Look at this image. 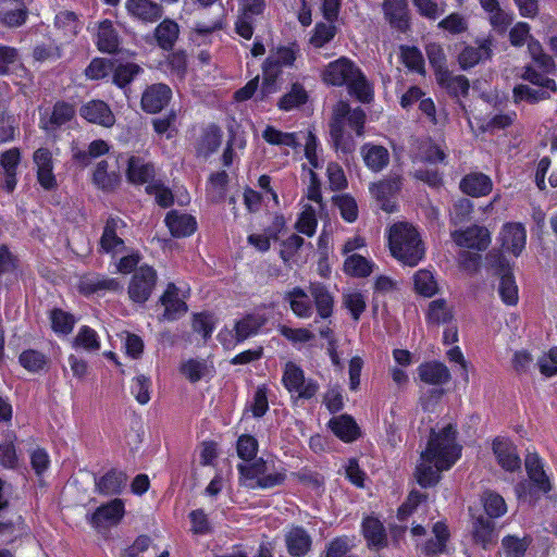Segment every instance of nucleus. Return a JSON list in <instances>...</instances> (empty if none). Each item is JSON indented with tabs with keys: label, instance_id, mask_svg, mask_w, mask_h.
<instances>
[{
	"label": "nucleus",
	"instance_id": "38",
	"mask_svg": "<svg viewBox=\"0 0 557 557\" xmlns=\"http://www.w3.org/2000/svg\"><path fill=\"white\" fill-rule=\"evenodd\" d=\"M286 299L289 302V307L295 315L300 319L310 318L312 314L311 298L301 288H293L287 293Z\"/></svg>",
	"mask_w": 557,
	"mask_h": 557
},
{
	"label": "nucleus",
	"instance_id": "58",
	"mask_svg": "<svg viewBox=\"0 0 557 557\" xmlns=\"http://www.w3.org/2000/svg\"><path fill=\"white\" fill-rule=\"evenodd\" d=\"M73 347L82 348L86 351H97L100 349V338L91 327L82 326L74 338Z\"/></svg>",
	"mask_w": 557,
	"mask_h": 557
},
{
	"label": "nucleus",
	"instance_id": "25",
	"mask_svg": "<svg viewBox=\"0 0 557 557\" xmlns=\"http://www.w3.org/2000/svg\"><path fill=\"white\" fill-rule=\"evenodd\" d=\"M127 181L135 185L148 183L154 176V168L151 163L145 161L143 157L131 156L126 169Z\"/></svg>",
	"mask_w": 557,
	"mask_h": 557
},
{
	"label": "nucleus",
	"instance_id": "24",
	"mask_svg": "<svg viewBox=\"0 0 557 557\" xmlns=\"http://www.w3.org/2000/svg\"><path fill=\"white\" fill-rule=\"evenodd\" d=\"M79 113L86 121L104 127H111L115 122L109 106L100 100L87 102L81 108Z\"/></svg>",
	"mask_w": 557,
	"mask_h": 557
},
{
	"label": "nucleus",
	"instance_id": "57",
	"mask_svg": "<svg viewBox=\"0 0 557 557\" xmlns=\"http://www.w3.org/2000/svg\"><path fill=\"white\" fill-rule=\"evenodd\" d=\"M482 9L488 14L490 23L496 27L504 29L509 23V15L499 7L498 0H479Z\"/></svg>",
	"mask_w": 557,
	"mask_h": 557
},
{
	"label": "nucleus",
	"instance_id": "36",
	"mask_svg": "<svg viewBox=\"0 0 557 557\" xmlns=\"http://www.w3.org/2000/svg\"><path fill=\"white\" fill-rule=\"evenodd\" d=\"M284 219L282 216H277L275 219L274 225L267 228L262 234H250L247 238L248 244L251 245L255 249L260 252H265L271 247V239H276L277 234L284 227Z\"/></svg>",
	"mask_w": 557,
	"mask_h": 557
},
{
	"label": "nucleus",
	"instance_id": "14",
	"mask_svg": "<svg viewBox=\"0 0 557 557\" xmlns=\"http://www.w3.org/2000/svg\"><path fill=\"white\" fill-rule=\"evenodd\" d=\"M126 224L120 218H109L106 222L103 233L100 239L101 250L113 257L126 251L122 236Z\"/></svg>",
	"mask_w": 557,
	"mask_h": 557
},
{
	"label": "nucleus",
	"instance_id": "54",
	"mask_svg": "<svg viewBox=\"0 0 557 557\" xmlns=\"http://www.w3.org/2000/svg\"><path fill=\"white\" fill-rule=\"evenodd\" d=\"M247 145L246 137L243 134L233 132L223 151L222 161L225 166L233 164L239 158Z\"/></svg>",
	"mask_w": 557,
	"mask_h": 557
},
{
	"label": "nucleus",
	"instance_id": "23",
	"mask_svg": "<svg viewBox=\"0 0 557 557\" xmlns=\"http://www.w3.org/2000/svg\"><path fill=\"white\" fill-rule=\"evenodd\" d=\"M34 163L37 169V178L40 186L45 189H52L57 185L53 174L52 154L46 148H39L34 152Z\"/></svg>",
	"mask_w": 557,
	"mask_h": 557
},
{
	"label": "nucleus",
	"instance_id": "43",
	"mask_svg": "<svg viewBox=\"0 0 557 557\" xmlns=\"http://www.w3.org/2000/svg\"><path fill=\"white\" fill-rule=\"evenodd\" d=\"M262 138L270 145L296 148L299 145V134L282 132L268 125L262 132Z\"/></svg>",
	"mask_w": 557,
	"mask_h": 557
},
{
	"label": "nucleus",
	"instance_id": "46",
	"mask_svg": "<svg viewBox=\"0 0 557 557\" xmlns=\"http://www.w3.org/2000/svg\"><path fill=\"white\" fill-rule=\"evenodd\" d=\"M222 143V132L219 127L211 125L202 133L197 151L203 157H208L215 152Z\"/></svg>",
	"mask_w": 557,
	"mask_h": 557
},
{
	"label": "nucleus",
	"instance_id": "59",
	"mask_svg": "<svg viewBox=\"0 0 557 557\" xmlns=\"http://www.w3.org/2000/svg\"><path fill=\"white\" fill-rule=\"evenodd\" d=\"M109 150L110 146L107 141L102 139H97L89 144L87 151L74 150L73 158L83 165H87L90 159L99 158L108 153Z\"/></svg>",
	"mask_w": 557,
	"mask_h": 557
},
{
	"label": "nucleus",
	"instance_id": "5",
	"mask_svg": "<svg viewBox=\"0 0 557 557\" xmlns=\"http://www.w3.org/2000/svg\"><path fill=\"white\" fill-rule=\"evenodd\" d=\"M238 470L250 488H270L280 485L286 478L283 463L274 459H259L252 465H239Z\"/></svg>",
	"mask_w": 557,
	"mask_h": 557
},
{
	"label": "nucleus",
	"instance_id": "7",
	"mask_svg": "<svg viewBox=\"0 0 557 557\" xmlns=\"http://www.w3.org/2000/svg\"><path fill=\"white\" fill-rule=\"evenodd\" d=\"M268 317L262 311H256L237 320L233 329L222 330L218 338L226 349H233L238 343L255 336L267 323Z\"/></svg>",
	"mask_w": 557,
	"mask_h": 557
},
{
	"label": "nucleus",
	"instance_id": "61",
	"mask_svg": "<svg viewBox=\"0 0 557 557\" xmlns=\"http://www.w3.org/2000/svg\"><path fill=\"white\" fill-rule=\"evenodd\" d=\"M530 540L528 537H518L515 535H507L502 540V548L505 557H523Z\"/></svg>",
	"mask_w": 557,
	"mask_h": 557
},
{
	"label": "nucleus",
	"instance_id": "56",
	"mask_svg": "<svg viewBox=\"0 0 557 557\" xmlns=\"http://www.w3.org/2000/svg\"><path fill=\"white\" fill-rule=\"evenodd\" d=\"M426 54L430 63L435 70L437 81H445L448 75V70L445 66V53L444 49L438 44H430L426 46Z\"/></svg>",
	"mask_w": 557,
	"mask_h": 557
},
{
	"label": "nucleus",
	"instance_id": "11",
	"mask_svg": "<svg viewBox=\"0 0 557 557\" xmlns=\"http://www.w3.org/2000/svg\"><path fill=\"white\" fill-rule=\"evenodd\" d=\"M156 270L147 264L137 268L128 283V297L133 302L145 304L157 284Z\"/></svg>",
	"mask_w": 557,
	"mask_h": 557
},
{
	"label": "nucleus",
	"instance_id": "62",
	"mask_svg": "<svg viewBox=\"0 0 557 557\" xmlns=\"http://www.w3.org/2000/svg\"><path fill=\"white\" fill-rule=\"evenodd\" d=\"M336 35V27L333 22L318 23L310 37V45L314 48H322Z\"/></svg>",
	"mask_w": 557,
	"mask_h": 557
},
{
	"label": "nucleus",
	"instance_id": "52",
	"mask_svg": "<svg viewBox=\"0 0 557 557\" xmlns=\"http://www.w3.org/2000/svg\"><path fill=\"white\" fill-rule=\"evenodd\" d=\"M178 25L171 20H164L156 28V38L159 46L165 50L173 47L178 37Z\"/></svg>",
	"mask_w": 557,
	"mask_h": 557
},
{
	"label": "nucleus",
	"instance_id": "20",
	"mask_svg": "<svg viewBox=\"0 0 557 557\" xmlns=\"http://www.w3.org/2000/svg\"><path fill=\"white\" fill-rule=\"evenodd\" d=\"M172 90L165 84H153L143 92L141 108L148 113L160 112L171 100Z\"/></svg>",
	"mask_w": 557,
	"mask_h": 557
},
{
	"label": "nucleus",
	"instance_id": "64",
	"mask_svg": "<svg viewBox=\"0 0 557 557\" xmlns=\"http://www.w3.org/2000/svg\"><path fill=\"white\" fill-rule=\"evenodd\" d=\"M437 26L449 34L458 35L468 29V20L462 14L454 12L440 21Z\"/></svg>",
	"mask_w": 557,
	"mask_h": 557
},
{
	"label": "nucleus",
	"instance_id": "12",
	"mask_svg": "<svg viewBox=\"0 0 557 557\" xmlns=\"http://www.w3.org/2000/svg\"><path fill=\"white\" fill-rule=\"evenodd\" d=\"M282 382L285 388L298 398L309 399L318 391V385L310 379H305L304 371L294 362H287L284 368Z\"/></svg>",
	"mask_w": 557,
	"mask_h": 557
},
{
	"label": "nucleus",
	"instance_id": "4",
	"mask_svg": "<svg viewBox=\"0 0 557 557\" xmlns=\"http://www.w3.org/2000/svg\"><path fill=\"white\" fill-rule=\"evenodd\" d=\"M366 114L360 108L350 110L347 103L339 102L334 111V119L331 123V137L337 150L344 153L350 152L355 148V143L350 135H346L345 125L348 124L358 136L363 133Z\"/></svg>",
	"mask_w": 557,
	"mask_h": 557
},
{
	"label": "nucleus",
	"instance_id": "48",
	"mask_svg": "<svg viewBox=\"0 0 557 557\" xmlns=\"http://www.w3.org/2000/svg\"><path fill=\"white\" fill-rule=\"evenodd\" d=\"M322 210L313 206H304L296 223L297 231L306 236H313L318 225V214Z\"/></svg>",
	"mask_w": 557,
	"mask_h": 557
},
{
	"label": "nucleus",
	"instance_id": "28",
	"mask_svg": "<svg viewBox=\"0 0 557 557\" xmlns=\"http://www.w3.org/2000/svg\"><path fill=\"white\" fill-rule=\"evenodd\" d=\"M461 190L472 197H482L491 193L492 180L483 173H470L460 182Z\"/></svg>",
	"mask_w": 557,
	"mask_h": 557
},
{
	"label": "nucleus",
	"instance_id": "45",
	"mask_svg": "<svg viewBox=\"0 0 557 557\" xmlns=\"http://www.w3.org/2000/svg\"><path fill=\"white\" fill-rule=\"evenodd\" d=\"M472 533L474 541L486 548L494 542L495 524L488 518L480 516L473 522Z\"/></svg>",
	"mask_w": 557,
	"mask_h": 557
},
{
	"label": "nucleus",
	"instance_id": "47",
	"mask_svg": "<svg viewBox=\"0 0 557 557\" xmlns=\"http://www.w3.org/2000/svg\"><path fill=\"white\" fill-rule=\"evenodd\" d=\"M433 535L434 539L429 540L424 546L423 550L428 555H436L445 552L446 543L449 539V532L444 522H436L433 525Z\"/></svg>",
	"mask_w": 557,
	"mask_h": 557
},
{
	"label": "nucleus",
	"instance_id": "41",
	"mask_svg": "<svg viewBox=\"0 0 557 557\" xmlns=\"http://www.w3.org/2000/svg\"><path fill=\"white\" fill-rule=\"evenodd\" d=\"M373 268L374 263L370 259L358 253L347 256L344 262V272L355 277L369 276Z\"/></svg>",
	"mask_w": 557,
	"mask_h": 557
},
{
	"label": "nucleus",
	"instance_id": "53",
	"mask_svg": "<svg viewBox=\"0 0 557 557\" xmlns=\"http://www.w3.org/2000/svg\"><path fill=\"white\" fill-rule=\"evenodd\" d=\"M416 292L424 297H432L438 290L434 274L429 270H419L413 275Z\"/></svg>",
	"mask_w": 557,
	"mask_h": 557
},
{
	"label": "nucleus",
	"instance_id": "32",
	"mask_svg": "<svg viewBox=\"0 0 557 557\" xmlns=\"http://www.w3.org/2000/svg\"><path fill=\"white\" fill-rule=\"evenodd\" d=\"M419 377L426 384L443 385L450 379L448 368L442 362H426L418 368Z\"/></svg>",
	"mask_w": 557,
	"mask_h": 557
},
{
	"label": "nucleus",
	"instance_id": "55",
	"mask_svg": "<svg viewBox=\"0 0 557 557\" xmlns=\"http://www.w3.org/2000/svg\"><path fill=\"white\" fill-rule=\"evenodd\" d=\"M484 510L490 518H499L507 512V505L502 495L486 491L481 497Z\"/></svg>",
	"mask_w": 557,
	"mask_h": 557
},
{
	"label": "nucleus",
	"instance_id": "35",
	"mask_svg": "<svg viewBox=\"0 0 557 557\" xmlns=\"http://www.w3.org/2000/svg\"><path fill=\"white\" fill-rule=\"evenodd\" d=\"M454 320L453 308L444 299L432 300L426 310V322L430 325L449 324Z\"/></svg>",
	"mask_w": 557,
	"mask_h": 557
},
{
	"label": "nucleus",
	"instance_id": "40",
	"mask_svg": "<svg viewBox=\"0 0 557 557\" xmlns=\"http://www.w3.org/2000/svg\"><path fill=\"white\" fill-rule=\"evenodd\" d=\"M108 162L102 160L97 163L92 173V183L102 190L109 191L114 189L120 183V175L108 171Z\"/></svg>",
	"mask_w": 557,
	"mask_h": 557
},
{
	"label": "nucleus",
	"instance_id": "6",
	"mask_svg": "<svg viewBox=\"0 0 557 557\" xmlns=\"http://www.w3.org/2000/svg\"><path fill=\"white\" fill-rule=\"evenodd\" d=\"M524 465L528 476L534 484V487L528 482H520L517 484L515 492L519 500L534 504L539 499V493H548L552 484L544 470V462L537 454H528Z\"/></svg>",
	"mask_w": 557,
	"mask_h": 557
},
{
	"label": "nucleus",
	"instance_id": "18",
	"mask_svg": "<svg viewBox=\"0 0 557 557\" xmlns=\"http://www.w3.org/2000/svg\"><path fill=\"white\" fill-rule=\"evenodd\" d=\"M21 159V150L15 147L0 153V166L3 173V181L0 183V188L7 193H12L15 189L17 183V168Z\"/></svg>",
	"mask_w": 557,
	"mask_h": 557
},
{
	"label": "nucleus",
	"instance_id": "34",
	"mask_svg": "<svg viewBox=\"0 0 557 557\" xmlns=\"http://www.w3.org/2000/svg\"><path fill=\"white\" fill-rule=\"evenodd\" d=\"M332 432L344 442H352L359 435V429L350 416L342 414L330 420Z\"/></svg>",
	"mask_w": 557,
	"mask_h": 557
},
{
	"label": "nucleus",
	"instance_id": "49",
	"mask_svg": "<svg viewBox=\"0 0 557 557\" xmlns=\"http://www.w3.org/2000/svg\"><path fill=\"white\" fill-rule=\"evenodd\" d=\"M126 483V476L123 472L112 470L106 473L98 482L97 488L106 495H114L121 493Z\"/></svg>",
	"mask_w": 557,
	"mask_h": 557
},
{
	"label": "nucleus",
	"instance_id": "51",
	"mask_svg": "<svg viewBox=\"0 0 557 557\" xmlns=\"http://www.w3.org/2000/svg\"><path fill=\"white\" fill-rule=\"evenodd\" d=\"M503 274L500 277V283L498 287V293L504 301V304L508 306H515L518 302L519 296H518V286L516 284V281L512 276V274L504 269V265L500 264Z\"/></svg>",
	"mask_w": 557,
	"mask_h": 557
},
{
	"label": "nucleus",
	"instance_id": "50",
	"mask_svg": "<svg viewBox=\"0 0 557 557\" xmlns=\"http://www.w3.org/2000/svg\"><path fill=\"white\" fill-rule=\"evenodd\" d=\"M97 46L102 52L111 53L119 46L117 35L113 29L112 23L108 20L101 22L97 33Z\"/></svg>",
	"mask_w": 557,
	"mask_h": 557
},
{
	"label": "nucleus",
	"instance_id": "17",
	"mask_svg": "<svg viewBox=\"0 0 557 557\" xmlns=\"http://www.w3.org/2000/svg\"><path fill=\"white\" fill-rule=\"evenodd\" d=\"M451 237L456 245L476 250L486 249L491 243V234L487 228L478 225L455 231L451 233Z\"/></svg>",
	"mask_w": 557,
	"mask_h": 557
},
{
	"label": "nucleus",
	"instance_id": "16",
	"mask_svg": "<svg viewBox=\"0 0 557 557\" xmlns=\"http://www.w3.org/2000/svg\"><path fill=\"white\" fill-rule=\"evenodd\" d=\"M499 240L504 251L515 257L520 256L527 244L524 226L516 222L506 223L499 233Z\"/></svg>",
	"mask_w": 557,
	"mask_h": 557
},
{
	"label": "nucleus",
	"instance_id": "63",
	"mask_svg": "<svg viewBox=\"0 0 557 557\" xmlns=\"http://www.w3.org/2000/svg\"><path fill=\"white\" fill-rule=\"evenodd\" d=\"M307 92L300 85H294L288 94L283 96L278 102V108L284 111H289L307 101Z\"/></svg>",
	"mask_w": 557,
	"mask_h": 557
},
{
	"label": "nucleus",
	"instance_id": "22",
	"mask_svg": "<svg viewBox=\"0 0 557 557\" xmlns=\"http://www.w3.org/2000/svg\"><path fill=\"white\" fill-rule=\"evenodd\" d=\"M476 46H466L459 53L458 62L461 69L467 70L491 58L492 41L488 38L475 41Z\"/></svg>",
	"mask_w": 557,
	"mask_h": 557
},
{
	"label": "nucleus",
	"instance_id": "10",
	"mask_svg": "<svg viewBox=\"0 0 557 557\" xmlns=\"http://www.w3.org/2000/svg\"><path fill=\"white\" fill-rule=\"evenodd\" d=\"M530 26L524 22L517 23L510 30V42L513 46H522L530 38L528 44L529 52L534 62L545 72L549 73L555 70V62L552 57L543 52L542 46L537 40L529 36Z\"/></svg>",
	"mask_w": 557,
	"mask_h": 557
},
{
	"label": "nucleus",
	"instance_id": "30",
	"mask_svg": "<svg viewBox=\"0 0 557 557\" xmlns=\"http://www.w3.org/2000/svg\"><path fill=\"white\" fill-rule=\"evenodd\" d=\"M126 9L131 15L145 22H154L162 15V8L150 0H127Z\"/></svg>",
	"mask_w": 557,
	"mask_h": 557
},
{
	"label": "nucleus",
	"instance_id": "3",
	"mask_svg": "<svg viewBox=\"0 0 557 557\" xmlns=\"http://www.w3.org/2000/svg\"><path fill=\"white\" fill-rule=\"evenodd\" d=\"M388 248L392 256L404 265L416 267L424 257V246L416 227L400 222L389 227Z\"/></svg>",
	"mask_w": 557,
	"mask_h": 557
},
{
	"label": "nucleus",
	"instance_id": "37",
	"mask_svg": "<svg viewBox=\"0 0 557 557\" xmlns=\"http://www.w3.org/2000/svg\"><path fill=\"white\" fill-rule=\"evenodd\" d=\"M119 280L102 276H86L79 282L78 288L83 294H92L100 290L115 292L121 289Z\"/></svg>",
	"mask_w": 557,
	"mask_h": 557
},
{
	"label": "nucleus",
	"instance_id": "13",
	"mask_svg": "<svg viewBox=\"0 0 557 557\" xmlns=\"http://www.w3.org/2000/svg\"><path fill=\"white\" fill-rule=\"evenodd\" d=\"M186 297L185 292L181 290L174 283H169L160 297V304L164 310L159 320L174 321L183 317L188 310L185 301Z\"/></svg>",
	"mask_w": 557,
	"mask_h": 557
},
{
	"label": "nucleus",
	"instance_id": "21",
	"mask_svg": "<svg viewBox=\"0 0 557 557\" xmlns=\"http://www.w3.org/2000/svg\"><path fill=\"white\" fill-rule=\"evenodd\" d=\"M401 183L398 176L383 180L370 186L371 195L381 202V208L386 212L395 210V203L391 200L400 189Z\"/></svg>",
	"mask_w": 557,
	"mask_h": 557
},
{
	"label": "nucleus",
	"instance_id": "1",
	"mask_svg": "<svg viewBox=\"0 0 557 557\" xmlns=\"http://www.w3.org/2000/svg\"><path fill=\"white\" fill-rule=\"evenodd\" d=\"M456 435V428L451 423L431 431L416 468V479L422 487L438 483L442 472L449 470L461 457V446Z\"/></svg>",
	"mask_w": 557,
	"mask_h": 557
},
{
	"label": "nucleus",
	"instance_id": "2",
	"mask_svg": "<svg viewBox=\"0 0 557 557\" xmlns=\"http://www.w3.org/2000/svg\"><path fill=\"white\" fill-rule=\"evenodd\" d=\"M322 82L329 86H347L349 92L361 102L373 98V90L360 69L348 58L341 57L321 71Z\"/></svg>",
	"mask_w": 557,
	"mask_h": 557
},
{
	"label": "nucleus",
	"instance_id": "31",
	"mask_svg": "<svg viewBox=\"0 0 557 557\" xmlns=\"http://www.w3.org/2000/svg\"><path fill=\"white\" fill-rule=\"evenodd\" d=\"M285 542L288 553L296 557L306 555L312 543L307 531L299 527H294L286 533Z\"/></svg>",
	"mask_w": 557,
	"mask_h": 557
},
{
	"label": "nucleus",
	"instance_id": "19",
	"mask_svg": "<svg viewBox=\"0 0 557 557\" xmlns=\"http://www.w3.org/2000/svg\"><path fill=\"white\" fill-rule=\"evenodd\" d=\"M124 512L123 500L115 498L97 508V510L90 516L89 522L96 529L115 525L121 521Z\"/></svg>",
	"mask_w": 557,
	"mask_h": 557
},
{
	"label": "nucleus",
	"instance_id": "15",
	"mask_svg": "<svg viewBox=\"0 0 557 557\" xmlns=\"http://www.w3.org/2000/svg\"><path fill=\"white\" fill-rule=\"evenodd\" d=\"M493 454L499 467L507 472H515L521 468V459L516 445L507 437L498 436L492 444Z\"/></svg>",
	"mask_w": 557,
	"mask_h": 557
},
{
	"label": "nucleus",
	"instance_id": "9",
	"mask_svg": "<svg viewBox=\"0 0 557 557\" xmlns=\"http://www.w3.org/2000/svg\"><path fill=\"white\" fill-rule=\"evenodd\" d=\"M523 77L534 87L527 85H519L515 87L513 96L516 101L528 100L535 102L549 98L552 94L557 91V85L554 79L544 77L530 67L525 70Z\"/></svg>",
	"mask_w": 557,
	"mask_h": 557
},
{
	"label": "nucleus",
	"instance_id": "33",
	"mask_svg": "<svg viewBox=\"0 0 557 557\" xmlns=\"http://www.w3.org/2000/svg\"><path fill=\"white\" fill-rule=\"evenodd\" d=\"M366 165L373 172L383 170L389 161V153L383 146L366 144L361 148Z\"/></svg>",
	"mask_w": 557,
	"mask_h": 557
},
{
	"label": "nucleus",
	"instance_id": "42",
	"mask_svg": "<svg viewBox=\"0 0 557 557\" xmlns=\"http://www.w3.org/2000/svg\"><path fill=\"white\" fill-rule=\"evenodd\" d=\"M363 534L368 544L375 548L386 545V534L381 521L373 517H367L362 523Z\"/></svg>",
	"mask_w": 557,
	"mask_h": 557
},
{
	"label": "nucleus",
	"instance_id": "27",
	"mask_svg": "<svg viewBox=\"0 0 557 557\" xmlns=\"http://www.w3.org/2000/svg\"><path fill=\"white\" fill-rule=\"evenodd\" d=\"M165 223L171 234L175 237L190 236L197 228V222L193 215L177 211L169 212Z\"/></svg>",
	"mask_w": 557,
	"mask_h": 557
},
{
	"label": "nucleus",
	"instance_id": "60",
	"mask_svg": "<svg viewBox=\"0 0 557 557\" xmlns=\"http://www.w3.org/2000/svg\"><path fill=\"white\" fill-rule=\"evenodd\" d=\"M51 327L58 335H67L72 332L75 319L74 317L61 309H54L50 313Z\"/></svg>",
	"mask_w": 557,
	"mask_h": 557
},
{
	"label": "nucleus",
	"instance_id": "44",
	"mask_svg": "<svg viewBox=\"0 0 557 557\" xmlns=\"http://www.w3.org/2000/svg\"><path fill=\"white\" fill-rule=\"evenodd\" d=\"M181 372L190 381L197 382L213 373L212 363L207 360L189 359L182 363Z\"/></svg>",
	"mask_w": 557,
	"mask_h": 557
},
{
	"label": "nucleus",
	"instance_id": "39",
	"mask_svg": "<svg viewBox=\"0 0 557 557\" xmlns=\"http://www.w3.org/2000/svg\"><path fill=\"white\" fill-rule=\"evenodd\" d=\"M310 294L314 299L318 314L322 319H327L333 313L334 299L325 286L321 284H311Z\"/></svg>",
	"mask_w": 557,
	"mask_h": 557
},
{
	"label": "nucleus",
	"instance_id": "26",
	"mask_svg": "<svg viewBox=\"0 0 557 557\" xmlns=\"http://www.w3.org/2000/svg\"><path fill=\"white\" fill-rule=\"evenodd\" d=\"M27 10L23 0H0V21L10 27L25 23Z\"/></svg>",
	"mask_w": 557,
	"mask_h": 557
},
{
	"label": "nucleus",
	"instance_id": "29",
	"mask_svg": "<svg viewBox=\"0 0 557 557\" xmlns=\"http://www.w3.org/2000/svg\"><path fill=\"white\" fill-rule=\"evenodd\" d=\"M383 11L393 27L404 30L408 26L407 0H384Z\"/></svg>",
	"mask_w": 557,
	"mask_h": 557
},
{
	"label": "nucleus",
	"instance_id": "8",
	"mask_svg": "<svg viewBox=\"0 0 557 557\" xmlns=\"http://www.w3.org/2000/svg\"><path fill=\"white\" fill-rule=\"evenodd\" d=\"M296 52L292 47H280L273 51L263 65V82L261 94L263 97L275 92L278 88L276 79L282 67L293 65Z\"/></svg>",
	"mask_w": 557,
	"mask_h": 557
}]
</instances>
